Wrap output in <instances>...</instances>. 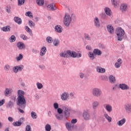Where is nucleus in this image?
I'll list each match as a JSON object with an SVG mask.
<instances>
[{
    "label": "nucleus",
    "instance_id": "obj_8",
    "mask_svg": "<svg viewBox=\"0 0 131 131\" xmlns=\"http://www.w3.org/2000/svg\"><path fill=\"white\" fill-rule=\"evenodd\" d=\"M83 117L84 120H89L91 116H90V113L88 111H84L83 113Z\"/></svg>",
    "mask_w": 131,
    "mask_h": 131
},
{
    "label": "nucleus",
    "instance_id": "obj_12",
    "mask_svg": "<svg viewBox=\"0 0 131 131\" xmlns=\"http://www.w3.org/2000/svg\"><path fill=\"white\" fill-rule=\"evenodd\" d=\"M119 88H120V89H121V90H123L129 89V87H128L127 85L123 83L120 84L119 85Z\"/></svg>",
    "mask_w": 131,
    "mask_h": 131
},
{
    "label": "nucleus",
    "instance_id": "obj_16",
    "mask_svg": "<svg viewBox=\"0 0 131 131\" xmlns=\"http://www.w3.org/2000/svg\"><path fill=\"white\" fill-rule=\"evenodd\" d=\"M107 31H108V32H110V33H111V34H113V33L114 32V28H113V26L108 25L107 26Z\"/></svg>",
    "mask_w": 131,
    "mask_h": 131
},
{
    "label": "nucleus",
    "instance_id": "obj_48",
    "mask_svg": "<svg viewBox=\"0 0 131 131\" xmlns=\"http://www.w3.org/2000/svg\"><path fill=\"white\" fill-rule=\"evenodd\" d=\"M6 12L7 13H11V6H7L6 7Z\"/></svg>",
    "mask_w": 131,
    "mask_h": 131
},
{
    "label": "nucleus",
    "instance_id": "obj_54",
    "mask_svg": "<svg viewBox=\"0 0 131 131\" xmlns=\"http://www.w3.org/2000/svg\"><path fill=\"white\" fill-rule=\"evenodd\" d=\"M53 106H54V107L55 109H58L59 108V104L57 102L54 103Z\"/></svg>",
    "mask_w": 131,
    "mask_h": 131
},
{
    "label": "nucleus",
    "instance_id": "obj_43",
    "mask_svg": "<svg viewBox=\"0 0 131 131\" xmlns=\"http://www.w3.org/2000/svg\"><path fill=\"white\" fill-rule=\"evenodd\" d=\"M16 59L17 61H19L20 60H22L23 59V55H22V54H19V56L18 57H16Z\"/></svg>",
    "mask_w": 131,
    "mask_h": 131
},
{
    "label": "nucleus",
    "instance_id": "obj_62",
    "mask_svg": "<svg viewBox=\"0 0 131 131\" xmlns=\"http://www.w3.org/2000/svg\"><path fill=\"white\" fill-rule=\"evenodd\" d=\"M79 75H80V78H83V77H84V74L82 73H80Z\"/></svg>",
    "mask_w": 131,
    "mask_h": 131
},
{
    "label": "nucleus",
    "instance_id": "obj_59",
    "mask_svg": "<svg viewBox=\"0 0 131 131\" xmlns=\"http://www.w3.org/2000/svg\"><path fill=\"white\" fill-rule=\"evenodd\" d=\"M76 122H77V119H72L71 121V123L72 124L76 123Z\"/></svg>",
    "mask_w": 131,
    "mask_h": 131
},
{
    "label": "nucleus",
    "instance_id": "obj_1",
    "mask_svg": "<svg viewBox=\"0 0 131 131\" xmlns=\"http://www.w3.org/2000/svg\"><path fill=\"white\" fill-rule=\"evenodd\" d=\"M17 105L21 109H25L26 106V99L24 96H18L17 97Z\"/></svg>",
    "mask_w": 131,
    "mask_h": 131
},
{
    "label": "nucleus",
    "instance_id": "obj_6",
    "mask_svg": "<svg viewBox=\"0 0 131 131\" xmlns=\"http://www.w3.org/2000/svg\"><path fill=\"white\" fill-rule=\"evenodd\" d=\"M63 113L66 117H68L70 115V112H71V109L68 108L67 107L64 106L63 107Z\"/></svg>",
    "mask_w": 131,
    "mask_h": 131
},
{
    "label": "nucleus",
    "instance_id": "obj_64",
    "mask_svg": "<svg viewBox=\"0 0 131 131\" xmlns=\"http://www.w3.org/2000/svg\"><path fill=\"white\" fill-rule=\"evenodd\" d=\"M9 91L8 90V89H6V90L5 91V93L6 94V95H8L9 93Z\"/></svg>",
    "mask_w": 131,
    "mask_h": 131
},
{
    "label": "nucleus",
    "instance_id": "obj_52",
    "mask_svg": "<svg viewBox=\"0 0 131 131\" xmlns=\"http://www.w3.org/2000/svg\"><path fill=\"white\" fill-rule=\"evenodd\" d=\"M13 70L15 73H17V72H18V71L17 66L14 67Z\"/></svg>",
    "mask_w": 131,
    "mask_h": 131
},
{
    "label": "nucleus",
    "instance_id": "obj_15",
    "mask_svg": "<svg viewBox=\"0 0 131 131\" xmlns=\"http://www.w3.org/2000/svg\"><path fill=\"white\" fill-rule=\"evenodd\" d=\"M122 64V61L121 60V59L119 58L118 59L117 62H116L115 66L116 68H119V67L121 66Z\"/></svg>",
    "mask_w": 131,
    "mask_h": 131
},
{
    "label": "nucleus",
    "instance_id": "obj_35",
    "mask_svg": "<svg viewBox=\"0 0 131 131\" xmlns=\"http://www.w3.org/2000/svg\"><path fill=\"white\" fill-rule=\"evenodd\" d=\"M31 115L33 119H36V118H37V115H36V113L34 112H32L31 113Z\"/></svg>",
    "mask_w": 131,
    "mask_h": 131
},
{
    "label": "nucleus",
    "instance_id": "obj_13",
    "mask_svg": "<svg viewBox=\"0 0 131 131\" xmlns=\"http://www.w3.org/2000/svg\"><path fill=\"white\" fill-rule=\"evenodd\" d=\"M17 47L19 50H23V49H25V45L22 42H18L17 43Z\"/></svg>",
    "mask_w": 131,
    "mask_h": 131
},
{
    "label": "nucleus",
    "instance_id": "obj_56",
    "mask_svg": "<svg viewBox=\"0 0 131 131\" xmlns=\"http://www.w3.org/2000/svg\"><path fill=\"white\" fill-rule=\"evenodd\" d=\"M10 70V66H9V64H7L5 66V70H6L7 71H8V70Z\"/></svg>",
    "mask_w": 131,
    "mask_h": 131
},
{
    "label": "nucleus",
    "instance_id": "obj_34",
    "mask_svg": "<svg viewBox=\"0 0 131 131\" xmlns=\"http://www.w3.org/2000/svg\"><path fill=\"white\" fill-rule=\"evenodd\" d=\"M45 129L46 131H51V130L52 129V127L51 126V125L47 124L45 126Z\"/></svg>",
    "mask_w": 131,
    "mask_h": 131
},
{
    "label": "nucleus",
    "instance_id": "obj_2",
    "mask_svg": "<svg viewBox=\"0 0 131 131\" xmlns=\"http://www.w3.org/2000/svg\"><path fill=\"white\" fill-rule=\"evenodd\" d=\"M60 56L63 58H69V57H72V58H76V57H78V54L75 51L72 52L71 50H68L67 51V53H60Z\"/></svg>",
    "mask_w": 131,
    "mask_h": 131
},
{
    "label": "nucleus",
    "instance_id": "obj_23",
    "mask_svg": "<svg viewBox=\"0 0 131 131\" xmlns=\"http://www.w3.org/2000/svg\"><path fill=\"white\" fill-rule=\"evenodd\" d=\"M47 52V48L43 47L41 49L40 51V56H45V54H46V52Z\"/></svg>",
    "mask_w": 131,
    "mask_h": 131
},
{
    "label": "nucleus",
    "instance_id": "obj_40",
    "mask_svg": "<svg viewBox=\"0 0 131 131\" xmlns=\"http://www.w3.org/2000/svg\"><path fill=\"white\" fill-rule=\"evenodd\" d=\"M17 2L18 6H22V5H24L25 0H17Z\"/></svg>",
    "mask_w": 131,
    "mask_h": 131
},
{
    "label": "nucleus",
    "instance_id": "obj_22",
    "mask_svg": "<svg viewBox=\"0 0 131 131\" xmlns=\"http://www.w3.org/2000/svg\"><path fill=\"white\" fill-rule=\"evenodd\" d=\"M125 108L127 112L128 113H130L131 112V104H128L125 105Z\"/></svg>",
    "mask_w": 131,
    "mask_h": 131
},
{
    "label": "nucleus",
    "instance_id": "obj_50",
    "mask_svg": "<svg viewBox=\"0 0 131 131\" xmlns=\"http://www.w3.org/2000/svg\"><path fill=\"white\" fill-rule=\"evenodd\" d=\"M26 131H31V127L29 125H27L26 127Z\"/></svg>",
    "mask_w": 131,
    "mask_h": 131
},
{
    "label": "nucleus",
    "instance_id": "obj_10",
    "mask_svg": "<svg viewBox=\"0 0 131 131\" xmlns=\"http://www.w3.org/2000/svg\"><path fill=\"white\" fill-rule=\"evenodd\" d=\"M94 24L95 25L97 28H99L100 27L101 25H100V20L98 18V17H95L94 18Z\"/></svg>",
    "mask_w": 131,
    "mask_h": 131
},
{
    "label": "nucleus",
    "instance_id": "obj_29",
    "mask_svg": "<svg viewBox=\"0 0 131 131\" xmlns=\"http://www.w3.org/2000/svg\"><path fill=\"white\" fill-rule=\"evenodd\" d=\"M2 30L3 31H4L5 32H7V31H10V26H7L6 27H4L2 28Z\"/></svg>",
    "mask_w": 131,
    "mask_h": 131
},
{
    "label": "nucleus",
    "instance_id": "obj_37",
    "mask_svg": "<svg viewBox=\"0 0 131 131\" xmlns=\"http://www.w3.org/2000/svg\"><path fill=\"white\" fill-rule=\"evenodd\" d=\"M46 40L49 43H52V42H53V38L48 36L47 37Z\"/></svg>",
    "mask_w": 131,
    "mask_h": 131
},
{
    "label": "nucleus",
    "instance_id": "obj_26",
    "mask_svg": "<svg viewBox=\"0 0 131 131\" xmlns=\"http://www.w3.org/2000/svg\"><path fill=\"white\" fill-rule=\"evenodd\" d=\"M116 80L115 77L113 76V75L110 76V82L111 83H114V82L116 81Z\"/></svg>",
    "mask_w": 131,
    "mask_h": 131
},
{
    "label": "nucleus",
    "instance_id": "obj_47",
    "mask_svg": "<svg viewBox=\"0 0 131 131\" xmlns=\"http://www.w3.org/2000/svg\"><path fill=\"white\" fill-rule=\"evenodd\" d=\"M23 68H24V66L23 65H20V66H17V69L18 70V71H22V70H23Z\"/></svg>",
    "mask_w": 131,
    "mask_h": 131
},
{
    "label": "nucleus",
    "instance_id": "obj_51",
    "mask_svg": "<svg viewBox=\"0 0 131 131\" xmlns=\"http://www.w3.org/2000/svg\"><path fill=\"white\" fill-rule=\"evenodd\" d=\"M84 35L85 39H87V40H91V37H90V36H89V35L84 34Z\"/></svg>",
    "mask_w": 131,
    "mask_h": 131
},
{
    "label": "nucleus",
    "instance_id": "obj_14",
    "mask_svg": "<svg viewBox=\"0 0 131 131\" xmlns=\"http://www.w3.org/2000/svg\"><path fill=\"white\" fill-rule=\"evenodd\" d=\"M55 30L56 32H58V33H61L62 31V27L60 25H57L55 27Z\"/></svg>",
    "mask_w": 131,
    "mask_h": 131
},
{
    "label": "nucleus",
    "instance_id": "obj_63",
    "mask_svg": "<svg viewBox=\"0 0 131 131\" xmlns=\"http://www.w3.org/2000/svg\"><path fill=\"white\" fill-rule=\"evenodd\" d=\"M18 110L19 111V112H20V113H23V114L24 113V111L21 110V108H18Z\"/></svg>",
    "mask_w": 131,
    "mask_h": 131
},
{
    "label": "nucleus",
    "instance_id": "obj_49",
    "mask_svg": "<svg viewBox=\"0 0 131 131\" xmlns=\"http://www.w3.org/2000/svg\"><path fill=\"white\" fill-rule=\"evenodd\" d=\"M112 4L115 7H116L118 5V3H117V1L115 0H112Z\"/></svg>",
    "mask_w": 131,
    "mask_h": 131
},
{
    "label": "nucleus",
    "instance_id": "obj_21",
    "mask_svg": "<svg viewBox=\"0 0 131 131\" xmlns=\"http://www.w3.org/2000/svg\"><path fill=\"white\" fill-rule=\"evenodd\" d=\"M125 119L123 118L122 120L119 121L117 122V124L118 125H119V126H122V125H123V124H124V123H125Z\"/></svg>",
    "mask_w": 131,
    "mask_h": 131
},
{
    "label": "nucleus",
    "instance_id": "obj_57",
    "mask_svg": "<svg viewBox=\"0 0 131 131\" xmlns=\"http://www.w3.org/2000/svg\"><path fill=\"white\" fill-rule=\"evenodd\" d=\"M5 103V99H2L0 101V106H3Z\"/></svg>",
    "mask_w": 131,
    "mask_h": 131
},
{
    "label": "nucleus",
    "instance_id": "obj_55",
    "mask_svg": "<svg viewBox=\"0 0 131 131\" xmlns=\"http://www.w3.org/2000/svg\"><path fill=\"white\" fill-rule=\"evenodd\" d=\"M106 17H107V15H106V14L105 13H101V17L103 19H105V18H106Z\"/></svg>",
    "mask_w": 131,
    "mask_h": 131
},
{
    "label": "nucleus",
    "instance_id": "obj_30",
    "mask_svg": "<svg viewBox=\"0 0 131 131\" xmlns=\"http://www.w3.org/2000/svg\"><path fill=\"white\" fill-rule=\"evenodd\" d=\"M13 106H14V102H13L12 101H10L7 105V108H12V107H13Z\"/></svg>",
    "mask_w": 131,
    "mask_h": 131
},
{
    "label": "nucleus",
    "instance_id": "obj_45",
    "mask_svg": "<svg viewBox=\"0 0 131 131\" xmlns=\"http://www.w3.org/2000/svg\"><path fill=\"white\" fill-rule=\"evenodd\" d=\"M36 85H37V88L39 90H40L41 89H42V87H43L42 84H41L39 82H37L36 83Z\"/></svg>",
    "mask_w": 131,
    "mask_h": 131
},
{
    "label": "nucleus",
    "instance_id": "obj_46",
    "mask_svg": "<svg viewBox=\"0 0 131 131\" xmlns=\"http://www.w3.org/2000/svg\"><path fill=\"white\" fill-rule=\"evenodd\" d=\"M26 30L28 32V33H32V31L30 28H29V27H28V26H26Z\"/></svg>",
    "mask_w": 131,
    "mask_h": 131
},
{
    "label": "nucleus",
    "instance_id": "obj_31",
    "mask_svg": "<svg viewBox=\"0 0 131 131\" xmlns=\"http://www.w3.org/2000/svg\"><path fill=\"white\" fill-rule=\"evenodd\" d=\"M59 43H60V41H59V40L58 39H55L54 40L53 45L55 47H57V46H59Z\"/></svg>",
    "mask_w": 131,
    "mask_h": 131
},
{
    "label": "nucleus",
    "instance_id": "obj_53",
    "mask_svg": "<svg viewBox=\"0 0 131 131\" xmlns=\"http://www.w3.org/2000/svg\"><path fill=\"white\" fill-rule=\"evenodd\" d=\"M57 112L58 114H62V113H63V110L60 108H57Z\"/></svg>",
    "mask_w": 131,
    "mask_h": 131
},
{
    "label": "nucleus",
    "instance_id": "obj_3",
    "mask_svg": "<svg viewBox=\"0 0 131 131\" xmlns=\"http://www.w3.org/2000/svg\"><path fill=\"white\" fill-rule=\"evenodd\" d=\"M124 30L121 28H118L116 30V34L118 37V40L121 41L123 39V36H124Z\"/></svg>",
    "mask_w": 131,
    "mask_h": 131
},
{
    "label": "nucleus",
    "instance_id": "obj_17",
    "mask_svg": "<svg viewBox=\"0 0 131 131\" xmlns=\"http://www.w3.org/2000/svg\"><path fill=\"white\" fill-rule=\"evenodd\" d=\"M99 105H100V103L98 101H94L92 103V108L94 109V110H96L97 109V107L99 106Z\"/></svg>",
    "mask_w": 131,
    "mask_h": 131
},
{
    "label": "nucleus",
    "instance_id": "obj_60",
    "mask_svg": "<svg viewBox=\"0 0 131 131\" xmlns=\"http://www.w3.org/2000/svg\"><path fill=\"white\" fill-rule=\"evenodd\" d=\"M21 38H23L24 39V40H25V39H26V38H27V37H26V36L24 34L21 35Z\"/></svg>",
    "mask_w": 131,
    "mask_h": 131
},
{
    "label": "nucleus",
    "instance_id": "obj_11",
    "mask_svg": "<svg viewBox=\"0 0 131 131\" xmlns=\"http://www.w3.org/2000/svg\"><path fill=\"white\" fill-rule=\"evenodd\" d=\"M96 70L99 73H105V72H106V70L104 68L100 67H97L96 68Z\"/></svg>",
    "mask_w": 131,
    "mask_h": 131
},
{
    "label": "nucleus",
    "instance_id": "obj_33",
    "mask_svg": "<svg viewBox=\"0 0 131 131\" xmlns=\"http://www.w3.org/2000/svg\"><path fill=\"white\" fill-rule=\"evenodd\" d=\"M16 41V37L14 35H12L9 38V41L10 42H14Z\"/></svg>",
    "mask_w": 131,
    "mask_h": 131
},
{
    "label": "nucleus",
    "instance_id": "obj_39",
    "mask_svg": "<svg viewBox=\"0 0 131 131\" xmlns=\"http://www.w3.org/2000/svg\"><path fill=\"white\" fill-rule=\"evenodd\" d=\"M25 15L28 17H30V18H33V15H32V13L31 11L27 12Z\"/></svg>",
    "mask_w": 131,
    "mask_h": 131
},
{
    "label": "nucleus",
    "instance_id": "obj_38",
    "mask_svg": "<svg viewBox=\"0 0 131 131\" xmlns=\"http://www.w3.org/2000/svg\"><path fill=\"white\" fill-rule=\"evenodd\" d=\"M105 108L108 112H111L112 111V106L110 105H106Z\"/></svg>",
    "mask_w": 131,
    "mask_h": 131
},
{
    "label": "nucleus",
    "instance_id": "obj_24",
    "mask_svg": "<svg viewBox=\"0 0 131 131\" xmlns=\"http://www.w3.org/2000/svg\"><path fill=\"white\" fill-rule=\"evenodd\" d=\"M104 11L106 15H108V16H110V15H111V10H110L109 8L106 7L104 9Z\"/></svg>",
    "mask_w": 131,
    "mask_h": 131
},
{
    "label": "nucleus",
    "instance_id": "obj_18",
    "mask_svg": "<svg viewBox=\"0 0 131 131\" xmlns=\"http://www.w3.org/2000/svg\"><path fill=\"white\" fill-rule=\"evenodd\" d=\"M14 20L19 25H20V24H22V19L17 16L14 17Z\"/></svg>",
    "mask_w": 131,
    "mask_h": 131
},
{
    "label": "nucleus",
    "instance_id": "obj_61",
    "mask_svg": "<svg viewBox=\"0 0 131 131\" xmlns=\"http://www.w3.org/2000/svg\"><path fill=\"white\" fill-rule=\"evenodd\" d=\"M8 120L9 121H10V122H12V121H14V119H13V118H12L11 117H9Z\"/></svg>",
    "mask_w": 131,
    "mask_h": 131
},
{
    "label": "nucleus",
    "instance_id": "obj_44",
    "mask_svg": "<svg viewBox=\"0 0 131 131\" xmlns=\"http://www.w3.org/2000/svg\"><path fill=\"white\" fill-rule=\"evenodd\" d=\"M17 93H18V96H24V95H25V92L21 90H18L17 92Z\"/></svg>",
    "mask_w": 131,
    "mask_h": 131
},
{
    "label": "nucleus",
    "instance_id": "obj_42",
    "mask_svg": "<svg viewBox=\"0 0 131 131\" xmlns=\"http://www.w3.org/2000/svg\"><path fill=\"white\" fill-rule=\"evenodd\" d=\"M56 117L58 120H62V119H63V115L60 114L56 115Z\"/></svg>",
    "mask_w": 131,
    "mask_h": 131
},
{
    "label": "nucleus",
    "instance_id": "obj_28",
    "mask_svg": "<svg viewBox=\"0 0 131 131\" xmlns=\"http://www.w3.org/2000/svg\"><path fill=\"white\" fill-rule=\"evenodd\" d=\"M104 117L108 120V122H111L112 121V118L108 115V114H105L104 115Z\"/></svg>",
    "mask_w": 131,
    "mask_h": 131
},
{
    "label": "nucleus",
    "instance_id": "obj_19",
    "mask_svg": "<svg viewBox=\"0 0 131 131\" xmlns=\"http://www.w3.org/2000/svg\"><path fill=\"white\" fill-rule=\"evenodd\" d=\"M93 54L97 55V56H101L102 55V51L98 49H95L93 51Z\"/></svg>",
    "mask_w": 131,
    "mask_h": 131
},
{
    "label": "nucleus",
    "instance_id": "obj_20",
    "mask_svg": "<svg viewBox=\"0 0 131 131\" xmlns=\"http://www.w3.org/2000/svg\"><path fill=\"white\" fill-rule=\"evenodd\" d=\"M120 10L122 12H125L127 10V5L126 4H122L120 6Z\"/></svg>",
    "mask_w": 131,
    "mask_h": 131
},
{
    "label": "nucleus",
    "instance_id": "obj_25",
    "mask_svg": "<svg viewBox=\"0 0 131 131\" xmlns=\"http://www.w3.org/2000/svg\"><path fill=\"white\" fill-rule=\"evenodd\" d=\"M36 3L38 6H43L45 0H36Z\"/></svg>",
    "mask_w": 131,
    "mask_h": 131
},
{
    "label": "nucleus",
    "instance_id": "obj_36",
    "mask_svg": "<svg viewBox=\"0 0 131 131\" xmlns=\"http://www.w3.org/2000/svg\"><path fill=\"white\" fill-rule=\"evenodd\" d=\"M66 126L67 128H68V130H71V128H72V126L71 125V123H67L66 124Z\"/></svg>",
    "mask_w": 131,
    "mask_h": 131
},
{
    "label": "nucleus",
    "instance_id": "obj_7",
    "mask_svg": "<svg viewBox=\"0 0 131 131\" xmlns=\"http://www.w3.org/2000/svg\"><path fill=\"white\" fill-rule=\"evenodd\" d=\"M25 120V119H24V118H21L18 121L13 122L12 124L14 126H21V125H22V123L24 122Z\"/></svg>",
    "mask_w": 131,
    "mask_h": 131
},
{
    "label": "nucleus",
    "instance_id": "obj_58",
    "mask_svg": "<svg viewBox=\"0 0 131 131\" xmlns=\"http://www.w3.org/2000/svg\"><path fill=\"white\" fill-rule=\"evenodd\" d=\"M99 47L101 49H105V46L104 45H103V44L99 43Z\"/></svg>",
    "mask_w": 131,
    "mask_h": 131
},
{
    "label": "nucleus",
    "instance_id": "obj_41",
    "mask_svg": "<svg viewBox=\"0 0 131 131\" xmlns=\"http://www.w3.org/2000/svg\"><path fill=\"white\" fill-rule=\"evenodd\" d=\"M89 57L91 60H94V59H95V55L92 52H89Z\"/></svg>",
    "mask_w": 131,
    "mask_h": 131
},
{
    "label": "nucleus",
    "instance_id": "obj_9",
    "mask_svg": "<svg viewBox=\"0 0 131 131\" xmlns=\"http://www.w3.org/2000/svg\"><path fill=\"white\" fill-rule=\"evenodd\" d=\"M48 9L51 10V11H55L56 10L57 8L56 7V5L54 3H52L48 6Z\"/></svg>",
    "mask_w": 131,
    "mask_h": 131
},
{
    "label": "nucleus",
    "instance_id": "obj_4",
    "mask_svg": "<svg viewBox=\"0 0 131 131\" xmlns=\"http://www.w3.org/2000/svg\"><path fill=\"white\" fill-rule=\"evenodd\" d=\"M71 22V17L68 13H66L64 16V19L63 20V23L66 26L68 27L70 25Z\"/></svg>",
    "mask_w": 131,
    "mask_h": 131
},
{
    "label": "nucleus",
    "instance_id": "obj_27",
    "mask_svg": "<svg viewBox=\"0 0 131 131\" xmlns=\"http://www.w3.org/2000/svg\"><path fill=\"white\" fill-rule=\"evenodd\" d=\"M68 98V96H67V93H64L61 95V99L63 101H66L67 99Z\"/></svg>",
    "mask_w": 131,
    "mask_h": 131
},
{
    "label": "nucleus",
    "instance_id": "obj_32",
    "mask_svg": "<svg viewBox=\"0 0 131 131\" xmlns=\"http://www.w3.org/2000/svg\"><path fill=\"white\" fill-rule=\"evenodd\" d=\"M29 26L31 28H34V26H35V24L33 23L32 20L29 21Z\"/></svg>",
    "mask_w": 131,
    "mask_h": 131
},
{
    "label": "nucleus",
    "instance_id": "obj_5",
    "mask_svg": "<svg viewBox=\"0 0 131 131\" xmlns=\"http://www.w3.org/2000/svg\"><path fill=\"white\" fill-rule=\"evenodd\" d=\"M92 94L94 97H100L102 91L98 88H94L92 91Z\"/></svg>",
    "mask_w": 131,
    "mask_h": 131
}]
</instances>
